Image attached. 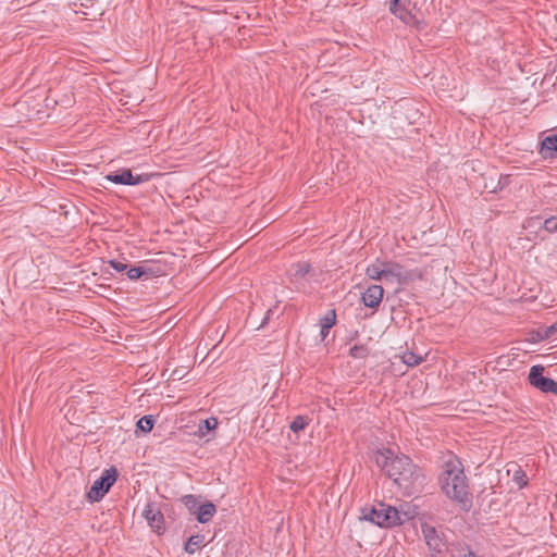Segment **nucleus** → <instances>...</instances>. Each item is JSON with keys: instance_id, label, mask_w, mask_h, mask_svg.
<instances>
[{"instance_id": "ddd939ff", "label": "nucleus", "mask_w": 557, "mask_h": 557, "mask_svg": "<svg viewBox=\"0 0 557 557\" xmlns=\"http://www.w3.org/2000/svg\"><path fill=\"white\" fill-rule=\"evenodd\" d=\"M154 272L151 267L149 265H139V267H131L126 270V275L129 280L136 281L141 277L149 278L153 276Z\"/></svg>"}, {"instance_id": "7c9ffc66", "label": "nucleus", "mask_w": 557, "mask_h": 557, "mask_svg": "<svg viewBox=\"0 0 557 557\" xmlns=\"http://www.w3.org/2000/svg\"><path fill=\"white\" fill-rule=\"evenodd\" d=\"M460 557H476V555L473 552L468 550V553L461 555Z\"/></svg>"}, {"instance_id": "4468645a", "label": "nucleus", "mask_w": 557, "mask_h": 557, "mask_svg": "<svg viewBox=\"0 0 557 557\" xmlns=\"http://www.w3.org/2000/svg\"><path fill=\"white\" fill-rule=\"evenodd\" d=\"M335 322H336L335 310L334 309L329 310L325 313V315L320 320V325H321L320 335H321L322 339H324L327 336L330 330L335 324Z\"/></svg>"}, {"instance_id": "1a4fd4ad", "label": "nucleus", "mask_w": 557, "mask_h": 557, "mask_svg": "<svg viewBox=\"0 0 557 557\" xmlns=\"http://www.w3.org/2000/svg\"><path fill=\"white\" fill-rule=\"evenodd\" d=\"M143 515L156 533L162 534L165 531L163 513L153 504L148 503Z\"/></svg>"}, {"instance_id": "393cba45", "label": "nucleus", "mask_w": 557, "mask_h": 557, "mask_svg": "<svg viewBox=\"0 0 557 557\" xmlns=\"http://www.w3.org/2000/svg\"><path fill=\"white\" fill-rule=\"evenodd\" d=\"M349 355L355 359H363L368 357L369 349L364 345H355L349 349Z\"/></svg>"}, {"instance_id": "2eb2a0df", "label": "nucleus", "mask_w": 557, "mask_h": 557, "mask_svg": "<svg viewBox=\"0 0 557 557\" xmlns=\"http://www.w3.org/2000/svg\"><path fill=\"white\" fill-rule=\"evenodd\" d=\"M394 457V453L391 449L377 450L375 453V463L386 473Z\"/></svg>"}, {"instance_id": "5701e85b", "label": "nucleus", "mask_w": 557, "mask_h": 557, "mask_svg": "<svg viewBox=\"0 0 557 557\" xmlns=\"http://www.w3.org/2000/svg\"><path fill=\"white\" fill-rule=\"evenodd\" d=\"M218 426V420L213 417L200 421L198 425V432L201 435H206L209 431L214 430Z\"/></svg>"}, {"instance_id": "7ed1b4c3", "label": "nucleus", "mask_w": 557, "mask_h": 557, "mask_svg": "<svg viewBox=\"0 0 557 557\" xmlns=\"http://www.w3.org/2000/svg\"><path fill=\"white\" fill-rule=\"evenodd\" d=\"M362 519L381 528L400 525L410 520L413 516L407 511H400L396 507L379 503L377 506L364 507L361 509Z\"/></svg>"}, {"instance_id": "39448f33", "label": "nucleus", "mask_w": 557, "mask_h": 557, "mask_svg": "<svg viewBox=\"0 0 557 557\" xmlns=\"http://www.w3.org/2000/svg\"><path fill=\"white\" fill-rule=\"evenodd\" d=\"M409 0H389L388 10L389 12L398 17L404 24L422 30L425 27V22L418 18L409 9Z\"/></svg>"}, {"instance_id": "c85d7f7f", "label": "nucleus", "mask_w": 557, "mask_h": 557, "mask_svg": "<svg viewBox=\"0 0 557 557\" xmlns=\"http://www.w3.org/2000/svg\"><path fill=\"white\" fill-rule=\"evenodd\" d=\"M108 264L113 269L115 270L116 272H124L127 270L128 268V264L122 262V261H117V260H109L108 261Z\"/></svg>"}, {"instance_id": "6e6552de", "label": "nucleus", "mask_w": 557, "mask_h": 557, "mask_svg": "<svg viewBox=\"0 0 557 557\" xmlns=\"http://www.w3.org/2000/svg\"><path fill=\"white\" fill-rule=\"evenodd\" d=\"M151 174H133L131 169H121L117 172L110 173L104 176V180L117 185H129L135 186L141 183L148 182L151 178Z\"/></svg>"}, {"instance_id": "20e7f679", "label": "nucleus", "mask_w": 557, "mask_h": 557, "mask_svg": "<svg viewBox=\"0 0 557 557\" xmlns=\"http://www.w3.org/2000/svg\"><path fill=\"white\" fill-rule=\"evenodd\" d=\"M117 475L119 473L115 467L106 469L101 476L92 483L90 490L87 493V498L91 503L100 502L115 483Z\"/></svg>"}, {"instance_id": "0eeeda50", "label": "nucleus", "mask_w": 557, "mask_h": 557, "mask_svg": "<svg viewBox=\"0 0 557 557\" xmlns=\"http://www.w3.org/2000/svg\"><path fill=\"white\" fill-rule=\"evenodd\" d=\"M421 531L432 556L441 557L446 552V542L443 534L428 523L422 524Z\"/></svg>"}, {"instance_id": "f8f14e48", "label": "nucleus", "mask_w": 557, "mask_h": 557, "mask_svg": "<svg viewBox=\"0 0 557 557\" xmlns=\"http://www.w3.org/2000/svg\"><path fill=\"white\" fill-rule=\"evenodd\" d=\"M215 512H216L215 505L211 502H206L199 506L198 511L195 517L198 522L207 523L214 517Z\"/></svg>"}, {"instance_id": "4be33fe9", "label": "nucleus", "mask_w": 557, "mask_h": 557, "mask_svg": "<svg viewBox=\"0 0 557 557\" xmlns=\"http://www.w3.org/2000/svg\"><path fill=\"white\" fill-rule=\"evenodd\" d=\"M384 280L389 277H399L401 274V267L398 263L383 262Z\"/></svg>"}, {"instance_id": "6ab92c4d", "label": "nucleus", "mask_w": 557, "mask_h": 557, "mask_svg": "<svg viewBox=\"0 0 557 557\" xmlns=\"http://www.w3.org/2000/svg\"><path fill=\"white\" fill-rule=\"evenodd\" d=\"M384 269H383V263L381 262H375V263H372L370 265H368L367 270H366V274L369 278L371 280H374V281H382L384 280Z\"/></svg>"}, {"instance_id": "412c9836", "label": "nucleus", "mask_w": 557, "mask_h": 557, "mask_svg": "<svg viewBox=\"0 0 557 557\" xmlns=\"http://www.w3.org/2000/svg\"><path fill=\"white\" fill-rule=\"evenodd\" d=\"M310 421L311 419L308 416H297L290 422L289 429L294 433H298L300 431H304L308 426Z\"/></svg>"}, {"instance_id": "b1692460", "label": "nucleus", "mask_w": 557, "mask_h": 557, "mask_svg": "<svg viewBox=\"0 0 557 557\" xmlns=\"http://www.w3.org/2000/svg\"><path fill=\"white\" fill-rule=\"evenodd\" d=\"M154 422H156V420H154L153 416L147 414V416L141 417L138 420L136 425L140 431L148 433L152 430Z\"/></svg>"}, {"instance_id": "9d476101", "label": "nucleus", "mask_w": 557, "mask_h": 557, "mask_svg": "<svg viewBox=\"0 0 557 557\" xmlns=\"http://www.w3.org/2000/svg\"><path fill=\"white\" fill-rule=\"evenodd\" d=\"M384 289L381 285H371L362 293V304L371 309H376L382 302Z\"/></svg>"}, {"instance_id": "f257e3e1", "label": "nucleus", "mask_w": 557, "mask_h": 557, "mask_svg": "<svg viewBox=\"0 0 557 557\" xmlns=\"http://www.w3.org/2000/svg\"><path fill=\"white\" fill-rule=\"evenodd\" d=\"M438 484L445 496L456 503L461 510L469 511L472 508L469 479L465 474L461 460L456 455L450 454L444 461Z\"/></svg>"}, {"instance_id": "f03ea898", "label": "nucleus", "mask_w": 557, "mask_h": 557, "mask_svg": "<svg viewBox=\"0 0 557 557\" xmlns=\"http://www.w3.org/2000/svg\"><path fill=\"white\" fill-rule=\"evenodd\" d=\"M386 474L399 487L405 490L412 488L417 482H422V474L420 469L412 462L406 455L395 456L386 470Z\"/></svg>"}, {"instance_id": "cd10ccee", "label": "nucleus", "mask_w": 557, "mask_h": 557, "mask_svg": "<svg viewBox=\"0 0 557 557\" xmlns=\"http://www.w3.org/2000/svg\"><path fill=\"white\" fill-rule=\"evenodd\" d=\"M543 228L550 234L556 233L557 232V218L556 216L547 218L543 223Z\"/></svg>"}, {"instance_id": "dca6fc26", "label": "nucleus", "mask_w": 557, "mask_h": 557, "mask_svg": "<svg viewBox=\"0 0 557 557\" xmlns=\"http://www.w3.org/2000/svg\"><path fill=\"white\" fill-rule=\"evenodd\" d=\"M205 541V535L202 534H195L188 537V540L185 543L184 550L193 555L197 549H199Z\"/></svg>"}, {"instance_id": "c756f323", "label": "nucleus", "mask_w": 557, "mask_h": 557, "mask_svg": "<svg viewBox=\"0 0 557 557\" xmlns=\"http://www.w3.org/2000/svg\"><path fill=\"white\" fill-rule=\"evenodd\" d=\"M399 108L401 109H409V107H411V103L409 101H405V102H401L398 104Z\"/></svg>"}, {"instance_id": "bb28decb", "label": "nucleus", "mask_w": 557, "mask_h": 557, "mask_svg": "<svg viewBox=\"0 0 557 557\" xmlns=\"http://www.w3.org/2000/svg\"><path fill=\"white\" fill-rule=\"evenodd\" d=\"M555 333H557V322L545 327L544 330L537 331L536 335L540 341H544V339H548L549 337H552Z\"/></svg>"}, {"instance_id": "aec40b11", "label": "nucleus", "mask_w": 557, "mask_h": 557, "mask_svg": "<svg viewBox=\"0 0 557 557\" xmlns=\"http://www.w3.org/2000/svg\"><path fill=\"white\" fill-rule=\"evenodd\" d=\"M199 498V496L193 494H188L182 497V503L185 505L189 513L193 516H196L198 508L201 505Z\"/></svg>"}, {"instance_id": "a878e982", "label": "nucleus", "mask_w": 557, "mask_h": 557, "mask_svg": "<svg viewBox=\"0 0 557 557\" xmlns=\"http://www.w3.org/2000/svg\"><path fill=\"white\" fill-rule=\"evenodd\" d=\"M403 361L409 367H416L419 366L423 361V359L412 351H407L403 356Z\"/></svg>"}, {"instance_id": "423d86ee", "label": "nucleus", "mask_w": 557, "mask_h": 557, "mask_svg": "<svg viewBox=\"0 0 557 557\" xmlns=\"http://www.w3.org/2000/svg\"><path fill=\"white\" fill-rule=\"evenodd\" d=\"M544 371L545 368L541 364L531 367L528 375L530 385L542 393H549L557 396V382L550 377L544 376Z\"/></svg>"}, {"instance_id": "a211bd4d", "label": "nucleus", "mask_w": 557, "mask_h": 557, "mask_svg": "<svg viewBox=\"0 0 557 557\" xmlns=\"http://www.w3.org/2000/svg\"><path fill=\"white\" fill-rule=\"evenodd\" d=\"M512 472V481L519 488H523L528 485V478L521 467L515 465L513 469L509 468L508 473Z\"/></svg>"}, {"instance_id": "9b49d317", "label": "nucleus", "mask_w": 557, "mask_h": 557, "mask_svg": "<svg viewBox=\"0 0 557 557\" xmlns=\"http://www.w3.org/2000/svg\"><path fill=\"white\" fill-rule=\"evenodd\" d=\"M540 153L544 159H553L557 154V134L548 135L541 141Z\"/></svg>"}, {"instance_id": "f3484780", "label": "nucleus", "mask_w": 557, "mask_h": 557, "mask_svg": "<svg viewBox=\"0 0 557 557\" xmlns=\"http://www.w3.org/2000/svg\"><path fill=\"white\" fill-rule=\"evenodd\" d=\"M311 270V265L308 262H298L292 265L290 276L293 280L304 278Z\"/></svg>"}]
</instances>
